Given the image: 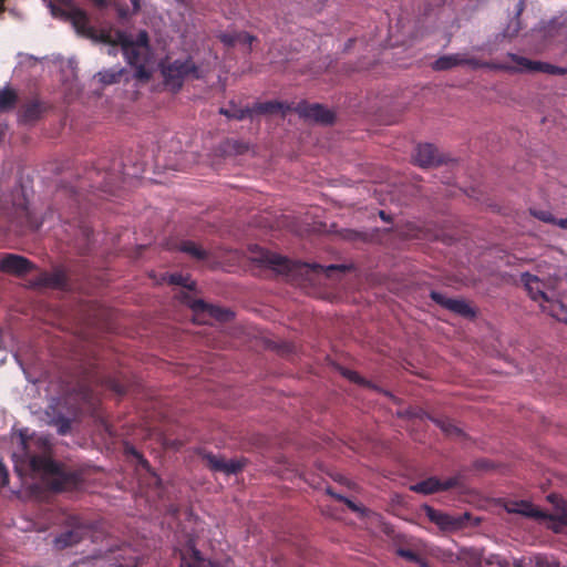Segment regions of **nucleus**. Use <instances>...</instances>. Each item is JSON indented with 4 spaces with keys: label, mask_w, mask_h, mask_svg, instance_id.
<instances>
[{
    "label": "nucleus",
    "mask_w": 567,
    "mask_h": 567,
    "mask_svg": "<svg viewBox=\"0 0 567 567\" xmlns=\"http://www.w3.org/2000/svg\"><path fill=\"white\" fill-rule=\"evenodd\" d=\"M43 1L49 7L52 16L70 21L78 34L94 42L107 44V54H116V47H121L127 63L135 66V76L138 79L150 78V73L145 68L151 54L146 31H140L137 35L122 30L97 31L91 25L86 12L76 7L72 0Z\"/></svg>",
    "instance_id": "1"
},
{
    "label": "nucleus",
    "mask_w": 567,
    "mask_h": 567,
    "mask_svg": "<svg viewBox=\"0 0 567 567\" xmlns=\"http://www.w3.org/2000/svg\"><path fill=\"white\" fill-rule=\"evenodd\" d=\"M19 439V450L12 455L19 475H22L24 468L42 474L45 484L55 492L66 491L79 484L80 476L76 472L49 457L51 440L48 435L27 436L20 431Z\"/></svg>",
    "instance_id": "2"
},
{
    "label": "nucleus",
    "mask_w": 567,
    "mask_h": 567,
    "mask_svg": "<svg viewBox=\"0 0 567 567\" xmlns=\"http://www.w3.org/2000/svg\"><path fill=\"white\" fill-rule=\"evenodd\" d=\"M249 258L252 262H256L261 267L270 268L277 274L286 275L288 277H295L298 275L309 276L311 272H316L319 270L330 272L337 269H346L344 266L329 265L326 268H323L318 264L291 261L278 254L266 250L259 246H254L250 248Z\"/></svg>",
    "instance_id": "3"
},
{
    "label": "nucleus",
    "mask_w": 567,
    "mask_h": 567,
    "mask_svg": "<svg viewBox=\"0 0 567 567\" xmlns=\"http://www.w3.org/2000/svg\"><path fill=\"white\" fill-rule=\"evenodd\" d=\"M547 499L555 505L556 513L547 514L536 507L528 501H512L505 506L507 513L520 514L526 517H533L536 519L548 520L547 526L555 533H559L565 526H567V512L565 507H560L564 502L556 494H550Z\"/></svg>",
    "instance_id": "4"
},
{
    "label": "nucleus",
    "mask_w": 567,
    "mask_h": 567,
    "mask_svg": "<svg viewBox=\"0 0 567 567\" xmlns=\"http://www.w3.org/2000/svg\"><path fill=\"white\" fill-rule=\"evenodd\" d=\"M506 58L511 63H499L493 65V68L498 70L508 71L512 73H546L549 75H567V68L554 65L547 62L530 60L526 56L511 53L506 54Z\"/></svg>",
    "instance_id": "5"
},
{
    "label": "nucleus",
    "mask_w": 567,
    "mask_h": 567,
    "mask_svg": "<svg viewBox=\"0 0 567 567\" xmlns=\"http://www.w3.org/2000/svg\"><path fill=\"white\" fill-rule=\"evenodd\" d=\"M161 72L165 85L173 91H178L188 76L194 79L202 76L198 66L190 58L163 62L161 63Z\"/></svg>",
    "instance_id": "6"
},
{
    "label": "nucleus",
    "mask_w": 567,
    "mask_h": 567,
    "mask_svg": "<svg viewBox=\"0 0 567 567\" xmlns=\"http://www.w3.org/2000/svg\"><path fill=\"white\" fill-rule=\"evenodd\" d=\"M426 517L434 524H436L444 532H456L466 526V522L470 519L468 513L460 515H451L431 506H424Z\"/></svg>",
    "instance_id": "7"
},
{
    "label": "nucleus",
    "mask_w": 567,
    "mask_h": 567,
    "mask_svg": "<svg viewBox=\"0 0 567 567\" xmlns=\"http://www.w3.org/2000/svg\"><path fill=\"white\" fill-rule=\"evenodd\" d=\"M295 110L301 117L320 124H331L334 120L333 113L319 103L309 104L302 101Z\"/></svg>",
    "instance_id": "8"
},
{
    "label": "nucleus",
    "mask_w": 567,
    "mask_h": 567,
    "mask_svg": "<svg viewBox=\"0 0 567 567\" xmlns=\"http://www.w3.org/2000/svg\"><path fill=\"white\" fill-rule=\"evenodd\" d=\"M430 297L433 301H435L437 305L444 307L445 309L460 315L465 318H472L474 317L475 312L473 308L463 299H453L449 298L445 295L432 290L430 292Z\"/></svg>",
    "instance_id": "9"
},
{
    "label": "nucleus",
    "mask_w": 567,
    "mask_h": 567,
    "mask_svg": "<svg viewBox=\"0 0 567 567\" xmlns=\"http://www.w3.org/2000/svg\"><path fill=\"white\" fill-rule=\"evenodd\" d=\"M520 279L533 300L539 301L540 303L549 301V285H547L544 280L529 272L522 274Z\"/></svg>",
    "instance_id": "10"
},
{
    "label": "nucleus",
    "mask_w": 567,
    "mask_h": 567,
    "mask_svg": "<svg viewBox=\"0 0 567 567\" xmlns=\"http://www.w3.org/2000/svg\"><path fill=\"white\" fill-rule=\"evenodd\" d=\"M181 565L179 567H219L218 564L207 561L202 553L196 548L195 540L189 539L186 547L181 550Z\"/></svg>",
    "instance_id": "11"
},
{
    "label": "nucleus",
    "mask_w": 567,
    "mask_h": 567,
    "mask_svg": "<svg viewBox=\"0 0 567 567\" xmlns=\"http://www.w3.org/2000/svg\"><path fill=\"white\" fill-rule=\"evenodd\" d=\"M32 262L19 255L7 254L0 260V269L12 275H24L32 269Z\"/></svg>",
    "instance_id": "12"
},
{
    "label": "nucleus",
    "mask_w": 567,
    "mask_h": 567,
    "mask_svg": "<svg viewBox=\"0 0 567 567\" xmlns=\"http://www.w3.org/2000/svg\"><path fill=\"white\" fill-rule=\"evenodd\" d=\"M86 529L82 525H75L59 534L54 538V547L56 549H64L79 544L85 536Z\"/></svg>",
    "instance_id": "13"
},
{
    "label": "nucleus",
    "mask_w": 567,
    "mask_h": 567,
    "mask_svg": "<svg viewBox=\"0 0 567 567\" xmlns=\"http://www.w3.org/2000/svg\"><path fill=\"white\" fill-rule=\"evenodd\" d=\"M413 158L421 167H431L441 163L436 148L430 143L419 144Z\"/></svg>",
    "instance_id": "14"
},
{
    "label": "nucleus",
    "mask_w": 567,
    "mask_h": 567,
    "mask_svg": "<svg viewBox=\"0 0 567 567\" xmlns=\"http://www.w3.org/2000/svg\"><path fill=\"white\" fill-rule=\"evenodd\" d=\"M206 460L208 462V465L214 470V471H218V472H223L227 475L229 474H236L237 472H239L243 466H244V463L238 461V460H224V458H220L214 454H207L206 456Z\"/></svg>",
    "instance_id": "15"
},
{
    "label": "nucleus",
    "mask_w": 567,
    "mask_h": 567,
    "mask_svg": "<svg viewBox=\"0 0 567 567\" xmlns=\"http://www.w3.org/2000/svg\"><path fill=\"white\" fill-rule=\"evenodd\" d=\"M192 309L196 315L208 313L212 318H215L219 321H228L234 316L230 310L207 305L203 300H195L192 303Z\"/></svg>",
    "instance_id": "16"
},
{
    "label": "nucleus",
    "mask_w": 567,
    "mask_h": 567,
    "mask_svg": "<svg viewBox=\"0 0 567 567\" xmlns=\"http://www.w3.org/2000/svg\"><path fill=\"white\" fill-rule=\"evenodd\" d=\"M539 305L543 311L547 312L556 320L567 323V307L561 301L555 300L550 296L549 301H545L544 303Z\"/></svg>",
    "instance_id": "17"
},
{
    "label": "nucleus",
    "mask_w": 567,
    "mask_h": 567,
    "mask_svg": "<svg viewBox=\"0 0 567 567\" xmlns=\"http://www.w3.org/2000/svg\"><path fill=\"white\" fill-rule=\"evenodd\" d=\"M463 53L442 55L432 63L434 71H446L458 65H463Z\"/></svg>",
    "instance_id": "18"
},
{
    "label": "nucleus",
    "mask_w": 567,
    "mask_h": 567,
    "mask_svg": "<svg viewBox=\"0 0 567 567\" xmlns=\"http://www.w3.org/2000/svg\"><path fill=\"white\" fill-rule=\"evenodd\" d=\"M43 112V106L39 101H30L23 105L20 116L23 122L37 121Z\"/></svg>",
    "instance_id": "19"
},
{
    "label": "nucleus",
    "mask_w": 567,
    "mask_h": 567,
    "mask_svg": "<svg viewBox=\"0 0 567 567\" xmlns=\"http://www.w3.org/2000/svg\"><path fill=\"white\" fill-rule=\"evenodd\" d=\"M441 487V481L436 477H430L427 480L421 481L414 485H412L410 488L413 492L429 495L436 492H440Z\"/></svg>",
    "instance_id": "20"
},
{
    "label": "nucleus",
    "mask_w": 567,
    "mask_h": 567,
    "mask_svg": "<svg viewBox=\"0 0 567 567\" xmlns=\"http://www.w3.org/2000/svg\"><path fill=\"white\" fill-rule=\"evenodd\" d=\"M114 169L115 168H112V171H107L105 173V177H104V192H111L113 187L117 186L118 183L121 181H124L125 178L127 177H137L138 175V172H134V173H128V172H122L121 173V176H117L114 174Z\"/></svg>",
    "instance_id": "21"
},
{
    "label": "nucleus",
    "mask_w": 567,
    "mask_h": 567,
    "mask_svg": "<svg viewBox=\"0 0 567 567\" xmlns=\"http://www.w3.org/2000/svg\"><path fill=\"white\" fill-rule=\"evenodd\" d=\"M179 250L182 252L189 255L192 258L196 260H204L208 256V252L205 249H203L199 245L190 240L182 241L179 245Z\"/></svg>",
    "instance_id": "22"
},
{
    "label": "nucleus",
    "mask_w": 567,
    "mask_h": 567,
    "mask_svg": "<svg viewBox=\"0 0 567 567\" xmlns=\"http://www.w3.org/2000/svg\"><path fill=\"white\" fill-rule=\"evenodd\" d=\"M528 567H563L554 557L547 555H533L525 563Z\"/></svg>",
    "instance_id": "23"
},
{
    "label": "nucleus",
    "mask_w": 567,
    "mask_h": 567,
    "mask_svg": "<svg viewBox=\"0 0 567 567\" xmlns=\"http://www.w3.org/2000/svg\"><path fill=\"white\" fill-rule=\"evenodd\" d=\"M123 72H124L123 68H111V69L97 72L95 74V78H97L102 84H114L120 81Z\"/></svg>",
    "instance_id": "24"
},
{
    "label": "nucleus",
    "mask_w": 567,
    "mask_h": 567,
    "mask_svg": "<svg viewBox=\"0 0 567 567\" xmlns=\"http://www.w3.org/2000/svg\"><path fill=\"white\" fill-rule=\"evenodd\" d=\"M17 94L14 91L4 87L0 90V112H7L16 106Z\"/></svg>",
    "instance_id": "25"
},
{
    "label": "nucleus",
    "mask_w": 567,
    "mask_h": 567,
    "mask_svg": "<svg viewBox=\"0 0 567 567\" xmlns=\"http://www.w3.org/2000/svg\"><path fill=\"white\" fill-rule=\"evenodd\" d=\"M40 284L48 287L60 288L65 284V276L61 271L43 274L40 278Z\"/></svg>",
    "instance_id": "26"
},
{
    "label": "nucleus",
    "mask_w": 567,
    "mask_h": 567,
    "mask_svg": "<svg viewBox=\"0 0 567 567\" xmlns=\"http://www.w3.org/2000/svg\"><path fill=\"white\" fill-rule=\"evenodd\" d=\"M432 421L449 436H461L462 430L449 419H432Z\"/></svg>",
    "instance_id": "27"
},
{
    "label": "nucleus",
    "mask_w": 567,
    "mask_h": 567,
    "mask_svg": "<svg viewBox=\"0 0 567 567\" xmlns=\"http://www.w3.org/2000/svg\"><path fill=\"white\" fill-rule=\"evenodd\" d=\"M219 113L227 116L228 118L244 120L247 116H251L250 109H238L231 105L228 109L221 107Z\"/></svg>",
    "instance_id": "28"
},
{
    "label": "nucleus",
    "mask_w": 567,
    "mask_h": 567,
    "mask_svg": "<svg viewBox=\"0 0 567 567\" xmlns=\"http://www.w3.org/2000/svg\"><path fill=\"white\" fill-rule=\"evenodd\" d=\"M282 109V104L279 102H264V103H257L252 109H250V113H259V114H266V113H274L276 111H279Z\"/></svg>",
    "instance_id": "29"
},
{
    "label": "nucleus",
    "mask_w": 567,
    "mask_h": 567,
    "mask_svg": "<svg viewBox=\"0 0 567 567\" xmlns=\"http://www.w3.org/2000/svg\"><path fill=\"white\" fill-rule=\"evenodd\" d=\"M168 282L176 286L185 287L189 290L195 288V281L190 279L189 276H185L182 274H172L168 276Z\"/></svg>",
    "instance_id": "30"
},
{
    "label": "nucleus",
    "mask_w": 567,
    "mask_h": 567,
    "mask_svg": "<svg viewBox=\"0 0 567 567\" xmlns=\"http://www.w3.org/2000/svg\"><path fill=\"white\" fill-rule=\"evenodd\" d=\"M530 213L534 217H536L537 219H539L544 223L554 224V221H556V218L554 217V215L548 210L532 209Z\"/></svg>",
    "instance_id": "31"
},
{
    "label": "nucleus",
    "mask_w": 567,
    "mask_h": 567,
    "mask_svg": "<svg viewBox=\"0 0 567 567\" xmlns=\"http://www.w3.org/2000/svg\"><path fill=\"white\" fill-rule=\"evenodd\" d=\"M59 434H66L71 429V420L68 417H58L55 420Z\"/></svg>",
    "instance_id": "32"
},
{
    "label": "nucleus",
    "mask_w": 567,
    "mask_h": 567,
    "mask_svg": "<svg viewBox=\"0 0 567 567\" xmlns=\"http://www.w3.org/2000/svg\"><path fill=\"white\" fill-rule=\"evenodd\" d=\"M14 206H16V214L19 217L29 218V210H28L27 200L24 197H20L19 203L14 204Z\"/></svg>",
    "instance_id": "33"
},
{
    "label": "nucleus",
    "mask_w": 567,
    "mask_h": 567,
    "mask_svg": "<svg viewBox=\"0 0 567 567\" xmlns=\"http://www.w3.org/2000/svg\"><path fill=\"white\" fill-rule=\"evenodd\" d=\"M396 553L400 557H402L406 560L414 561V563H417L420 560V556L411 549L399 548Z\"/></svg>",
    "instance_id": "34"
},
{
    "label": "nucleus",
    "mask_w": 567,
    "mask_h": 567,
    "mask_svg": "<svg viewBox=\"0 0 567 567\" xmlns=\"http://www.w3.org/2000/svg\"><path fill=\"white\" fill-rule=\"evenodd\" d=\"M463 60H464V64L463 65H468L471 66L472 69H480V68H484V66H488L487 63L485 62H482L475 58H470L467 56V54L463 53Z\"/></svg>",
    "instance_id": "35"
},
{
    "label": "nucleus",
    "mask_w": 567,
    "mask_h": 567,
    "mask_svg": "<svg viewBox=\"0 0 567 567\" xmlns=\"http://www.w3.org/2000/svg\"><path fill=\"white\" fill-rule=\"evenodd\" d=\"M342 374L352 382L360 384L365 383L364 380L355 371L343 369Z\"/></svg>",
    "instance_id": "36"
},
{
    "label": "nucleus",
    "mask_w": 567,
    "mask_h": 567,
    "mask_svg": "<svg viewBox=\"0 0 567 567\" xmlns=\"http://www.w3.org/2000/svg\"><path fill=\"white\" fill-rule=\"evenodd\" d=\"M328 493L331 494L337 499L344 502L351 511H353V512L360 511V507L357 506L352 501L348 499L347 497H343L342 495H339V494H334L330 489H328Z\"/></svg>",
    "instance_id": "37"
},
{
    "label": "nucleus",
    "mask_w": 567,
    "mask_h": 567,
    "mask_svg": "<svg viewBox=\"0 0 567 567\" xmlns=\"http://www.w3.org/2000/svg\"><path fill=\"white\" fill-rule=\"evenodd\" d=\"M237 38H238L237 43H243V44H247V45H250L252 43V41L255 40V37L250 35L247 32L237 33Z\"/></svg>",
    "instance_id": "38"
},
{
    "label": "nucleus",
    "mask_w": 567,
    "mask_h": 567,
    "mask_svg": "<svg viewBox=\"0 0 567 567\" xmlns=\"http://www.w3.org/2000/svg\"><path fill=\"white\" fill-rule=\"evenodd\" d=\"M110 388H111L112 391H114L118 395H123L126 392L125 386L123 384H121L116 380H111L110 381Z\"/></svg>",
    "instance_id": "39"
},
{
    "label": "nucleus",
    "mask_w": 567,
    "mask_h": 567,
    "mask_svg": "<svg viewBox=\"0 0 567 567\" xmlns=\"http://www.w3.org/2000/svg\"><path fill=\"white\" fill-rule=\"evenodd\" d=\"M458 484V480L456 477H450L445 481H441L440 491H447Z\"/></svg>",
    "instance_id": "40"
},
{
    "label": "nucleus",
    "mask_w": 567,
    "mask_h": 567,
    "mask_svg": "<svg viewBox=\"0 0 567 567\" xmlns=\"http://www.w3.org/2000/svg\"><path fill=\"white\" fill-rule=\"evenodd\" d=\"M237 33L236 34H221L220 35V40L223 43H225L226 45H235L237 43Z\"/></svg>",
    "instance_id": "41"
},
{
    "label": "nucleus",
    "mask_w": 567,
    "mask_h": 567,
    "mask_svg": "<svg viewBox=\"0 0 567 567\" xmlns=\"http://www.w3.org/2000/svg\"><path fill=\"white\" fill-rule=\"evenodd\" d=\"M0 477H1V486L2 487L7 486L9 483V474H8L6 466L2 464L1 461H0Z\"/></svg>",
    "instance_id": "42"
},
{
    "label": "nucleus",
    "mask_w": 567,
    "mask_h": 567,
    "mask_svg": "<svg viewBox=\"0 0 567 567\" xmlns=\"http://www.w3.org/2000/svg\"><path fill=\"white\" fill-rule=\"evenodd\" d=\"M117 13L121 18H127V17L134 14L131 9L122 8V7L117 8Z\"/></svg>",
    "instance_id": "43"
},
{
    "label": "nucleus",
    "mask_w": 567,
    "mask_h": 567,
    "mask_svg": "<svg viewBox=\"0 0 567 567\" xmlns=\"http://www.w3.org/2000/svg\"><path fill=\"white\" fill-rule=\"evenodd\" d=\"M554 225H557L561 229H567V218H556Z\"/></svg>",
    "instance_id": "44"
},
{
    "label": "nucleus",
    "mask_w": 567,
    "mask_h": 567,
    "mask_svg": "<svg viewBox=\"0 0 567 567\" xmlns=\"http://www.w3.org/2000/svg\"><path fill=\"white\" fill-rule=\"evenodd\" d=\"M131 1V4H132V12L133 13H137L141 9V6H140V0H130Z\"/></svg>",
    "instance_id": "45"
},
{
    "label": "nucleus",
    "mask_w": 567,
    "mask_h": 567,
    "mask_svg": "<svg viewBox=\"0 0 567 567\" xmlns=\"http://www.w3.org/2000/svg\"><path fill=\"white\" fill-rule=\"evenodd\" d=\"M419 567H430L429 564L420 557V560L416 563Z\"/></svg>",
    "instance_id": "46"
},
{
    "label": "nucleus",
    "mask_w": 567,
    "mask_h": 567,
    "mask_svg": "<svg viewBox=\"0 0 567 567\" xmlns=\"http://www.w3.org/2000/svg\"><path fill=\"white\" fill-rule=\"evenodd\" d=\"M97 6L104 7L106 4V0H93Z\"/></svg>",
    "instance_id": "47"
},
{
    "label": "nucleus",
    "mask_w": 567,
    "mask_h": 567,
    "mask_svg": "<svg viewBox=\"0 0 567 567\" xmlns=\"http://www.w3.org/2000/svg\"><path fill=\"white\" fill-rule=\"evenodd\" d=\"M380 216H381V218H382V219H385L384 212H382V210H381V212H380Z\"/></svg>",
    "instance_id": "48"
},
{
    "label": "nucleus",
    "mask_w": 567,
    "mask_h": 567,
    "mask_svg": "<svg viewBox=\"0 0 567 567\" xmlns=\"http://www.w3.org/2000/svg\"><path fill=\"white\" fill-rule=\"evenodd\" d=\"M142 463H143V465H144L145 467H147V466H148L147 461L142 460Z\"/></svg>",
    "instance_id": "49"
},
{
    "label": "nucleus",
    "mask_w": 567,
    "mask_h": 567,
    "mask_svg": "<svg viewBox=\"0 0 567 567\" xmlns=\"http://www.w3.org/2000/svg\"><path fill=\"white\" fill-rule=\"evenodd\" d=\"M171 512L174 515L177 512V509L172 507Z\"/></svg>",
    "instance_id": "50"
}]
</instances>
